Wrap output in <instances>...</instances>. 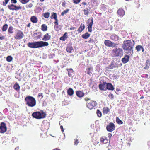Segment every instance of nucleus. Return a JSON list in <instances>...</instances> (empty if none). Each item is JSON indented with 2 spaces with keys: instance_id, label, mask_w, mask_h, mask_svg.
<instances>
[{
  "instance_id": "obj_1",
  "label": "nucleus",
  "mask_w": 150,
  "mask_h": 150,
  "mask_svg": "<svg viewBox=\"0 0 150 150\" xmlns=\"http://www.w3.org/2000/svg\"><path fill=\"white\" fill-rule=\"evenodd\" d=\"M134 42L133 40H126L123 41L122 47L126 53L132 54L133 52Z\"/></svg>"
},
{
  "instance_id": "obj_2",
  "label": "nucleus",
  "mask_w": 150,
  "mask_h": 150,
  "mask_svg": "<svg viewBox=\"0 0 150 150\" xmlns=\"http://www.w3.org/2000/svg\"><path fill=\"white\" fill-rule=\"evenodd\" d=\"M49 43L43 41L35 42H28L27 44L28 46L31 48H38L43 47L47 46Z\"/></svg>"
},
{
  "instance_id": "obj_3",
  "label": "nucleus",
  "mask_w": 150,
  "mask_h": 150,
  "mask_svg": "<svg viewBox=\"0 0 150 150\" xmlns=\"http://www.w3.org/2000/svg\"><path fill=\"white\" fill-rule=\"evenodd\" d=\"M25 104L29 107H33L35 106L36 104L35 99L33 97L28 96L25 99Z\"/></svg>"
},
{
  "instance_id": "obj_4",
  "label": "nucleus",
  "mask_w": 150,
  "mask_h": 150,
  "mask_svg": "<svg viewBox=\"0 0 150 150\" xmlns=\"http://www.w3.org/2000/svg\"><path fill=\"white\" fill-rule=\"evenodd\" d=\"M32 116L35 119H40L45 118L46 116V113L43 110H41L40 111H37L33 112Z\"/></svg>"
},
{
  "instance_id": "obj_5",
  "label": "nucleus",
  "mask_w": 150,
  "mask_h": 150,
  "mask_svg": "<svg viewBox=\"0 0 150 150\" xmlns=\"http://www.w3.org/2000/svg\"><path fill=\"white\" fill-rule=\"evenodd\" d=\"M112 53L115 56H121L123 54V51L121 48H116L113 49L112 51Z\"/></svg>"
},
{
  "instance_id": "obj_6",
  "label": "nucleus",
  "mask_w": 150,
  "mask_h": 150,
  "mask_svg": "<svg viewBox=\"0 0 150 150\" xmlns=\"http://www.w3.org/2000/svg\"><path fill=\"white\" fill-rule=\"evenodd\" d=\"M24 36L23 32L19 30H16L15 31V33L14 36L15 39L20 40L22 39Z\"/></svg>"
},
{
  "instance_id": "obj_7",
  "label": "nucleus",
  "mask_w": 150,
  "mask_h": 150,
  "mask_svg": "<svg viewBox=\"0 0 150 150\" xmlns=\"http://www.w3.org/2000/svg\"><path fill=\"white\" fill-rule=\"evenodd\" d=\"M93 18L91 17L89 18L87 21V23L88 24V31L90 32H91L92 31V26L93 23Z\"/></svg>"
},
{
  "instance_id": "obj_8",
  "label": "nucleus",
  "mask_w": 150,
  "mask_h": 150,
  "mask_svg": "<svg viewBox=\"0 0 150 150\" xmlns=\"http://www.w3.org/2000/svg\"><path fill=\"white\" fill-rule=\"evenodd\" d=\"M8 7L9 9L11 10L17 11L19 10H21L22 8L21 6H16V5L13 4L8 5Z\"/></svg>"
},
{
  "instance_id": "obj_9",
  "label": "nucleus",
  "mask_w": 150,
  "mask_h": 150,
  "mask_svg": "<svg viewBox=\"0 0 150 150\" xmlns=\"http://www.w3.org/2000/svg\"><path fill=\"white\" fill-rule=\"evenodd\" d=\"M97 103L96 101H91L90 102L87 103L86 106L90 110L93 109V108L95 107L97 105Z\"/></svg>"
},
{
  "instance_id": "obj_10",
  "label": "nucleus",
  "mask_w": 150,
  "mask_h": 150,
  "mask_svg": "<svg viewBox=\"0 0 150 150\" xmlns=\"http://www.w3.org/2000/svg\"><path fill=\"white\" fill-rule=\"evenodd\" d=\"M7 129L6 124L4 122H2L0 126V133H3L6 132Z\"/></svg>"
},
{
  "instance_id": "obj_11",
  "label": "nucleus",
  "mask_w": 150,
  "mask_h": 150,
  "mask_svg": "<svg viewBox=\"0 0 150 150\" xmlns=\"http://www.w3.org/2000/svg\"><path fill=\"white\" fill-rule=\"evenodd\" d=\"M115 125L112 123H110L106 127V129L108 131L112 132L115 129Z\"/></svg>"
},
{
  "instance_id": "obj_12",
  "label": "nucleus",
  "mask_w": 150,
  "mask_h": 150,
  "mask_svg": "<svg viewBox=\"0 0 150 150\" xmlns=\"http://www.w3.org/2000/svg\"><path fill=\"white\" fill-rule=\"evenodd\" d=\"M51 36L48 33H46L43 36L42 40L43 41H47L50 40Z\"/></svg>"
},
{
  "instance_id": "obj_13",
  "label": "nucleus",
  "mask_w": 150,
  "mask_h": 150,
  "mask_svg": "<svg viewBox=\"0 0 150 150\" xmlns=\"http://www.w3.org/2000/svg\"><path fill=\"white\" fill-rule=\"evenodd\" d=\"M129 56L127 55H126L122 59V61L124 64L127 63L129 60Z\"/></svg>"
},
{
  "instance_id": "obj_14",
  "label": "nucleus",
  "mask_w": 150,
  "mask_h": 150,
  "mask_svg": "<svg viewBox=\"0 0 150 150\" xmlns=\"http://www.w3.org/2000/svg\"><path fill=\"white\" fill-rule=\"evenodd\" d=\"M110 38L112 40L115 41L118 40L120 39V37L117 35L116 34H112L110 37Z\"/></svg>"
},
{
  "instance_id": "obj_15",
  "label": "nucleus",
  "mask_w": 150,
  "mask_h": 150,
  "mask_svg": "<svg viewBox=\"0 0 150 150\" xmlns=\"http://www.w3.org/2000/svg\"><path fill=\"white\" fill-rule=\"evenodd\" d=\"M105 84H107L106 88L107 89L111 90H114V88L111 83H109L106 84V82H104V85Z\"/></svg>"
},
{
  "instance_id": "obj_16",
  "label": "nucleus",
  "mask_w": 150,
  "mask_h": 150,
  "mask_svg": "<svg viewBox=\"0 0 150 150\" xmlns=\"http://www.w3.org/2000/svg\"><path fill=\"white\" fill-rule=\"evenodd\" d=\"M76 94L78 97L81 98L84 96L85 94L83 91H78L76 92Z\"/></svg>"
},
{
  "instance_id": "obj_17",
  "label": "nucleus",
  "mask_w": 150,
  "mask_h": 150,
  "mask_svg": "<svg viewBox=\"0 0 150 150\" xmlns=\"http://www.w3.org/2000/svg\"><path fill=\"white\" fill-rule=\"evenodd\" d=\"M96 41L97 40L96 39L95 37L92 36L90 38L88 42L91 44H94Z\"/></svg>"
},
{
  "instance_id": "obj_18",
  "label": "nucleus",
  "mask_w": 150,
  "mask_h": 150,
  "mask_svg": "<svg viewBox=\"0 0 150 150\" xmlns=\"http://www.w3.org/2000/svg\"><path fill=\"white\" fill-rule=\"evenodd\" d=\"M117 13L120 17H122L125 14V11L123 9L120 8L117 11Z\"/></svg>"
},
{
  "instance_id": "obj_19",
  "label": "nucleus",
  "mask_w": 150,
  "mask_h": 150,
  "mask_svg": "<svg viewBox=\"0 0 150 150\" xmlns=\"http://www.w3.org/2000/svg\"><path fill=\"white\" fill-rule=\"evenodd\" d=\"M30 20L33 23H37L38 21V19L36 16H32L30 18Z\"/></svg>"
},
{
  "instance_id": "obj_20",
  "label": "nucleus",
  "mask_w": 150,
  "mask_h": 150,
  "mask_svg": "<svg viewBox=\"0 0 150 150\" xmlns=\"http://www.w3.org/2000/svg\"><path fill=\"white\" fill-rule=\"evenodd\" d=\"M84 25L82 23H81L77 30L78 33H81L83 30H84Z\"/></svg>"
},
{
  "instance_id": "obj_21",
  "label": "nucleus",
  "mask_w": 150,
  "mask_h": 150,
  "mask_svg": "<svg viewBox=\"0 0 150 150\" xmlns=\"http://www.w3.org/2000/svg\"><path fill=\"white\" fill-rule=\"evenodd\" d=\"M68 94L70 96H72L74 93V91L73 89L69 88L67 91Z\"/></svg>"
},
{
  "instance_id": "obj_22",
  "label": "nucleus",
  "mask_w": 150,
  "mask_h": 150,
  "mask_svg": "<svg viewBox=\"0 0 150 150\" xmlns=\"http://www.w3.org/2000/svg\"><path fill=\"white\" fill-rule=\"evenodd\" d=\"M136 49L138 52H139L141 50H142V52H144V49L142 46L140 45H137L136 46Z\"/></svg>"
},
{
  "instance_id": "obj_23",
  "label": "nucleus",
  "mask_w": 150,
  "mask_h": 150,
  "mask_svg": "<svg viewBox=\"0 0 150 150\" xmlns=\"http://www.w3.org/2000/svg\"><path fill=\"white\" fill-rule=\"evenodd\" d=\"M73 49V48L72 46L70 45H68L67 46L66 50L68 52L71 53Z\"/></svg>"
},
{
  "instance_id": "obj_24",
  "label": "nucleus",
  "mask_w": 150,
  "mask_h": 150,
  "mask_svg": "<svg viewBox=\"0 0 150 150\" xmlns=\"http://www.w3.org/2000/svg\"><path fill=\"white\" fill-rule=\"evenodd\" d=\"M67 34V32L65 33L60 38V40L63 41H65L68 38Z\"/></svg>"
},
{
  "instance_id": "obj_25",
  "label": "nucleus",
  "mask_w": 150,
  "mask_h": 150,
  "mask_svg": "<svg viewBox=\"0 0 150 150\" xmlns=\"http://www.w3.org/2000/svg\"><path fill=\"white\" fill-rule=\"evenodd\" d=\"M34 38L36 39H40L41 37V35L39 33H34L33 34Z\"/></svg>"
},
{
  "instance_id": "obj_26",
  "label": "nucleus",
  "mask_w": 150,
  "mask_h": 150,
  "mask_svg": "<svg viewBox=\"0 0 150 150\" xmlns=\"http://www.w3.org/2000/svg\"><path fill=\"white\" fill-rule=\"evenodd\" d=\"M90 34L88 32H86L85 34H83L82 35V37L84 39H87L90 37Z\"/></svg>"
},
{
  "instance_id": "obj_27",
  "label": "nucleus",
  "mask_w": 150,
  "mask_h": 150,
  "mask_svg": "<svg viewBox=\"0 0 150 150\" xmlns=\"http://www.w3.org/2000/svg\"><path fill=\"white\" fill-rule=\"evenodd\" d=\"M104 43L106 45L108 46L111 47L112 42L110 40H105V41Z\"/></svg>"
},
{
  "instance_id": "obj_28",
  "label": "nucleus",
  "mask_w": 150,
  "mask_h": 150,
  "mask_svg": "<svg viewBox=\"0 0 150 150\" xmlns=\"http://www.w3.org/2000/svg\"><path fill=\"white\" fill-rule=\"evenodd\" d=\"M47 27L45 24H43L41 25V30L43 31H46L47 30Z\"/></svg>"
},
{
  "instance_id": "obj_29",
  "label": "nucleus",
  "mask_w": 150,
  "mask_h": 150,
  "mask_svg": "<svg viewBox=\"0 0 150 150\" xmlns=\"http://www.w3.org/2000/svg\"><path fill=\"white\" fill-rule=\"evenodd\" d=\"M93 69L91 67H89L88 68L86 69L87 74L89 75H90L91 72L93 71Z\"/></svg>"
},
{
  "instance_id": "obj_30",
  "label": "nucleus",
  "mask_w": 150,
  "mask_h": 150,
  "mask_svg": "<svg viewBox=\"0 0 150 150\" xmlns=\"http://www.w3.org/2000/svg\"><path fill=\"white\" fill-rule=\"evenodd\" d=\"M66 70L68 71V75L69 77H71L72 76L71 73H72L74 71L72 68L69 69H67Z\"/></svg>"
},
{
  "instance_id": "obj_31",
  "label": "nucleus",
  "mask_w": 150,
  "mask_h": 150,
  "mask_svg": "<svg viewBox=\"0 0 150 150\" xmlns=\"http://www.w3.org/2000/svg\"><path fill=\"white\" fill-rule=\"evenodd\" d=\"M83 11L84 12V14L86 15H88L89 13V11H90V8H86L84 9Z\"/></svg>"
},
{
  "instance_id": "obj_32",
  "label": "nucleus",
  "mask_w": 150,
  "mask_h": 150,
  "mask_svg": "<svg viewBox=\"0 0 150 150\" xmlns=\"http://www.w3.org/2000/svg\"><path fill=\"white\" fill-rule=\"evenodd\" d=\"M13 88L16 90L18 91L19 90L20 87L18 84L16 83L14 85Z\"/></svg>"
},
{
  "instance_id": "obj_33",
  "label": "nucleus",
  "mask_w": 150,
  "mask_h": 150,
  "mask_svg": "<svg viewBox=\"0 0 150 150\" xmlns=\"http://www.w3.org/2000/svg\"><path fill=\"white\" fill-rule=\"evenodd\" d=\"M57 18V14L56 13H54V12H53L52 13V14L50 16V18L51 19H56V18Z\"/></svg>"
},
{
  "instance_id": "obj_34",
  "label": "nucleus",
  "mask_w": 150,
  "mask_h": 150,
  "mask_svg": "<svg viewBox=\"0 0 150 150\" xmlns=\"http://www.w3.org/2000/svg\"><path fill=\"white\" fill-rule=\"evenodd\" d=\"M8 25L7 24H4L2 27V31L3 32L6 31L8 28Z\"/></svg>"
},
{
  "instance_id": "obj_35",
  "label": "nucleus",
  "mask_w": 150,
  "mask_h": 150,
  "mask_svg": "<svg viewBox=\"0 0 150 150\" xmlns=\"http://www.w3.org/2000/svg\"><path fill=\"white\" fill-rule=\"evenodd\" d=\"M118 66L115 65V64L113 62H112L110 66V69H112L114 68H118Z\"/></svg>"
},
{
  "instance_id": "obj_36",
  "label": "nucleus",
  "mask_w": 150,
  "mask_h": 150,
  "mask_svg": "<svg viewBox=\"0 0 150 150\" xmlns=\"http://www.w3.org/2000/svg\"><path fill=\"white\" fill-rule=\"evenodd\" d=\"M13 28L12 26H10L8 29V33H12L13 32Z\"/></svg>"
},
{
  "instance_id": "obj_37",
  "label": "nucleus",
  "mask_w": 150,
  "mask_h": 150,
  "mask_svg": "<svg viewBox=\"0 0 150 150\" xmlns=\"http://www.w3.org/2000/svg\"><path fill=\"white\" fill-rule=\"evenodd\" d=\"M54 28L56 31H58L60 29V25H59L58 24H57V25L55 24L54 26Z\"/></svg>"
},
{
  "instance_id": "obj_38",
  "label": "nucleus",
  "mask_w": 150,
  "mask_h": 150,
  "mask_svg": "<svg viewBox=\"0 0 150 150\" xmlns=\"http://www.w3.org/2000/svg\"><path fill=\"white\" fill-rule=\"evenodd\" d=\"M69 11V9H66V10H64L61 13V15L64 16V14L67 13Z\"/></svg>"
},
{
  "instance_id": "obj_39",
  "label": "nucleus",
  "mask_w": 150,
  "mask_h": 150,
  "mask_svg": "<svg viewBox=\"0 0 150 150\" xmlns=\"http://www.w3.org/2000/svg\"><path fill=\"white\" fill-rule=\"evenodd\" d=\"M50 14L49 12H46L43 14V16L45 18H48L50 16Z\"/></svg>"
},
{
  "instance_id": "obj_40",
  "label": "nucleus",
  "mask_w": 150,
  "mask_h": 150,
  "mask_svg": "<svg viewBox=\"0 0 150 150\" xmlns=\"http://www.w3.org/2000/svg\"><path fill=\"white\" fill-rule=\"evenodd\" d=\"M116 122L118 124H122L123 123V122L120 120L118 117H117L116 118Z\"/></svg>"
},
{
  "instance_id": "obj_41",
  "label": "nucleus",
  "mask_w": 150,
  "mask_h": 150,
  "mask_svg": "<svg viewBox=\"0 0 150 150\" xmlns=\"http://www.w3.org/2000/svg\"><path fill=\"white\" fill-rule=\"evenodd\" d=\"M88 4L86 2H82L80 4V6L81 7V8H82L83 7H84L85 6H87Z\"/></svg>"
},
{
  "instance_id": "obj_42",
  "label": "nucleus",
  "mask_w": 150,
  "mask_h": 150,
  "mask_svg": "<svg viewBox=\"0 0 150 150\" xmlns=\"http://www.w3.org/2000/svg\"><path fill=\"white\" fill-rule=\"evenodd\" d=\"M6 59L8 62H10L12 60L13 58L11 56H9L7 57Z\"/></svg>"
},
{
  "instance_id": "obj_43",
  "label": "nucleus",
  "mask_w": 150,
  "mask_h": 150,
  "mask_svg": "<svg viewBox=\"0 0 150 150\" xmlns=\"http://www.w3.org/2000/svg\"><path fill=\"white\" fill-rule=\"evenodd\" d=\"M109 112V109L108 108H104V114L108 113Z\"/></svg>"
},
{
  "instance_id": "obj_44",
  "label": "nucleus",
  "mask_w": 150,
  "mask_h": 150,
  "mask_svg": "<svg viewBox=\"0 0 150 150\" xmlns=\"http://www.w3.org/2000/svg\"><path fill=\"white\" fill-rule=\"evenodd\" d=\"M30 0H20V1L22 4H25L27 3Z\"/></svg>"
},
{
  "instance_id": "obj_45",
  "label": "nucleus",
  "mask_w": 150,
  "mask_h": 150,
  "mask_svg": "<svg viewBox=\"0 0 150 150\" xmlns=\"http://www.w3.org/2000/svg\"><path fill=\"white\" fill-rule=\"evenodd\" d=\"M99 87L100 90H103V84H102L101 82H100V83L99 85Z\"/></svg>"
},
{
  "instance_id": "obj_46",
  "label": "nucleus",
  "mask_w": 150,
  "mask_h": 150,
  "mask_svg": "<svg viewBox=\"0 0 150 150\" xmlns=\"http://www.w3.org/2000/svg\"><path fill=\"white\" fill-rule=\"evenodd\" d=\"M33 6V4L32 3H30L28 4H27L26 5V7L27 8H31Z\"/></svg>"
},
{
  "instance_id": "obj_47",
  "label": "nucleus",
  "mask_w": 150,
  "mask_h": 150,
  "mask_svg": "<svg viewBox=\"0 0 150 150\" xmlns=\"http://www.w3.org/2000/svg\"><path fill=\"white\" fill-rule=\"evenodd\" d=\"M96 113H97V115L98 117H100L101 116V115H102L101 112L98 110H97Z\"/></svg>"
},
{
  "instance_id": "obj_48",
  "label": "nucleus",
  "mask_w": 150,
  "mask_h": 150,
  "mask_svg": "<svg viewBox=\"0 0 150 150\" xmlns=\"http://www.w3.org/2000/svg\"><path fill=\"white\" fill-rule=\"evenodd\" d=\"M81 1V0H73L74 3L75 4H77L79 3Z\"/></svg>"
},
{
  "instance_id": "obj_49",
  "label": "nucleus",
  "mask_w": 150,
  "mask_h": 150,
  "mask_svg": "<svg viewBox=\"0 0 150 150\" xmlns=\"http://www.w3.org/2000/svg\"><path fill=\"white\" fill-rule=\"evenodd\" d=\"M9 1V0H5V1L3 2V5L4 6H6Z\"/></svg>"
},
{
  "instance_id": "obj_50",
  "label": "nucleus",
  "mask_w": 150,
  "mask_h": 150,
  "mask_svg": "<svg viewBox=\"0 0 150 150\" xmlns=\"http://www.w3.org/2000/svg\"><path fill=\"white\" fill-rule=\"evenodd\" d=\"M146 66L149 67L150 66V61L149 60H147L146 62Z\"/></svg>"
},
{
  "instance_id": "obj_51",
  "label": "nucleus",
  "mask_w": 150,
  "mask_h": 150,
  "mask_svg": "<svg viewBox=\"0 0 150 150\" xmlns=\"http://www.w3.org/2000/svg\"><path fill=\"white\" fill-rule=\"evenodd\" d=\"M118 45L117 44H115V43L112 42V46L111 47H117V46Z\"/></svg>"
},
{
  "instance_id": "obj_52",
  "label": "nucleus",
  "mask_w": 150,
  "mask_h": 150,
  "mask_svg": "<svg viewBox=\"0 0 150 150\" xmlns=\"http://www.w3.org/2000/svg\"><path fill=\"white\" fill-rule=\"evenodd\" d=\"M108 96L110 98L113 99V98L114 96L112 94L110 93L109 95Z\"/></svg>"
},
{
  "instance_id": "obj_53",
  "label": "nucleus",
  "mask_w": 150,
  "mask_h": 150,
  "mask_svg": "<svg viewBox=\"0 0 150 150\" xmlns=\"http://www.w3.org/2000/svg\"><path fill=\"white\" fill-rule=\"evenodd\" d=\"M55 21L54 22V24H56V25H57V24H58V20L57 18H56V19H55Z\"/></svg>"
},
{
  "instance_id": "obj_54",
  "label": "nucleus",
  "mask_w": 150,
  "mask_h": 150,
  "mask_svg": "<svg viewBox=\"0 0 150 150\" xmlns=\"http://www.w3.org/2000/svg\"><path fill=\"white\" fill-rule=\"evenodd\" d=\"M79 143L78 140L77 139H76L74 141V144L75 145H77Z\"/></svg>"
},
{
  "instance_id": "obj_55",
  "label": "nucleus",
  "mask_w": 150,
  "mask_h": 150,
  "mask_svg": "<svg viewBox=\"0 0 150 150\" xmlns=\"http://www.w3.org/2000/svg\"><path fill=\"white\" fill-rule=\"evenodd\" d=\"M17 2V1L16 0H11V3L12 4H16Z\"/></svg>"
},
{
  "instance_id": "obj_56",
  "label": "nucleus",
  "mask_w": 150,
  "mask_h": 150,
  "mask_svg": "<svg viewBox=\"0 0 150 150\" xmlns=\"http://www.w3.org/2000/svg\"><path fill=\"white\" fill-rule=\"evenodd\" d=\"M38 97H41V98H42L43 97V94H42V93H39L38 94Z\"/></svg>"
},
{
  "instance_id": "obj_57",
  "label": "nucleus",
  "mask_w": 150,
  "mask_h": 150,
  "mask_svg": "<svg viewBox=\"0 0 150 150\" xmlns=\"http://www.w3.org/2000/svg\"><path fill=\"white\" fill-rule=\"evenodd\" d=\"M5 39V37L3 35L0 36V40H3Z\"/></svg>"
},
{
  "instance_id": "obj_58",
  "label": "nucleus",
  "mask_w": 150,
  "mask_h": 150,
  "mask_svg": "<svg viewBox=\"0 0 150 150\" xmlns=\"http://www.w3.org/2000/svg\"><path fill=\"white\" fill-rule=\"evenodd\" d=\"M66 4V3L65 1L63 2L62 3V6L64 7Z\"/></svg>"
},
{
  "instance_id": "obj_59",
  "label": "nucleus",
  "mask_w": 150,
  "mask_h": 150,
  "mask_svg": "<svg viewBox=\"0 0 150 150\" xmlns=\"http://www.w3.org/2000/svg\"><path fill=\"white\" fill-rule=\"evenodd\" d=\"M60 127L61 129V130L62 132H64L63 127L62 125H61L60 126Z\"/></svg>"
},
{
  "instance_id": "obj_60",
  "label": "nucleus",
  "mask_w": 150,
  "mask_h": 150,
  "mask_svg": "<svg viewBox=\"0 0 150 150\" xmlns=\"http://www.w3.org/2000/svg\"><path fill=\"white\" fill-rule=\"evenodd\" d=\"M76 28L74 27H71L69 29L70 30H74V29Z\"/></svg>"
},
{
  "instance_id": "obj_61",
  "label": "nucleus",
  "mask_w": 150,
  "mask_h": 150,
  "mask_svg": "<svg viewBox=\"0 0 150 150\" xmlns=\"http://www.w3.org/2000/svg\"><path fill=\"white\" fill-rule=\"evenodd\" d=\"M30 25H31V23H30L27 25V27H30Z\"/></svg>"
},
{
  "instance_id": "obj_62",
  "label": "nucleus",
  "mask_w": 150,
  "mask_h": 150,
  "mask_svg": "<svg viewBox=\"0 0 150 150\" xmlns=\"http://www.w3.org/2000/svg\"><path fill=\"white\" fill-rule=\"evenodd\" d=\"M112 135L111 134V133H109L108 134V137L110 138V137H112Z\"/></svg>"
},
{
  "instance_id": "obj_63",
  "label": "nucleus",
  "mask_w": 150,
  "mask_h": 150,
  "mask_svg": "<svg viewBox=\"0 0 150 150\" xmlns=\"http://www.w3.org/2000/svg\"><path fill=\"white\" fill-rule=\"evenodd\" d=\"M100 141L102 142H103V137H102L101 138H100Z\"/></svg>"
},
{
  "instance_id": "obj_64",
  "label": "nucleus",
  "mask_w": 150,
  "mask_h": 150,
  "mask_svg": "<svg viewBox=\"0 0 150 150\" xmlns=\"http://www.w3.org/2000/svg\"><path fill=\"white\" fill-rule=\"evenodd\" d=\"M149 67L146 66L144 68V69H147L149 68Z\"/></svg>"
}]
</instances>
